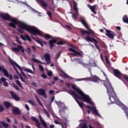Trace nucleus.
Masks as SVG:
<instances>
[{
	"label": "nucleus",
	"instance_id": "obj_1",
	"mask_svg": "<svg viewBox=\"0 0 128 128\" xmlns=\"http://www.w3.org/2000/svg\"><path fill=\"white\" fill-rule=\"evenodd\" d=\"M10 22H12L9 23V26L13 28H16V24L18 25V30L20 34H23L24 30H26L30 33V34H33V36H36V34H42L40 30L34 26H32L22 22H18L14 18L10 19Z\"/></svg>",
	"mask_w": 128,
	"mask_h": 128
},
{
	"label": "nucleus",
	"instance_id": "obj_2",
	"mask_svg": "<svg viewBox=\"0 0 128 128\" xmlns=\"http://www.w3.org/2000/svg\"><path fill=\"white\" fill-rule=\"evenodd\" d=\"M72 88L76 92L72 90H70L68 91V94H70L73 98H77L78 100H82V102L93 104L94 103L92 101V98H90V96L86 94L80 89L76 88L74 85H72Z\"/></svg>",
	"mask_w": 128,
	"mask_h": 128
},
{
	"label": "nucleus",
	"instance_id": "obj_3",
	"mask_svg": "<svg viewBox=\"0 0 128 128\" xmlns=\"http://www.w3.org/2000/svg\"><path fill=\"white\" fill-rule=\"evenodd\" d=\"M104 85L105 86L107 90V92L109 94V99L110 102H116L118 98L116 96V93L114 92V90L110 84V82L109 80H106L104 82Z\"/></svg>",
	"mask_w": 128,
	"mask_h": 128
},
{
	"label": "nucleus",
	"instance_id": "obj_4",
	"mask_svg": "<svg viewBox=\"0 0 128 128\" xmlns=\"http://www.w3.org/2000/svg\"><path fill=\"white\" fill-rule=\"evenodd\" d=\"M80 32L82 36H86V34H88L86 36L85 39L86 40V42H92L94 44L96 48L100 50V46L98 45V42L96 38H94V37L90 36H94V34H96V33H92L89 31H86V30H80Z\"/></svg>",
	"mask_w": 128,
	"mask_h": 128
},
{
	"label": "nucleus",
	"instance_id": "obj_5",
	"mask_svg": "<svg viewBox=\"0 0 128 128\" xmlns=\"http://www.w3.org/2000/svg\"><path fill=\"white\" fill-rule=\"evenodd\" d=\"M58 42V39H56V38L52 39L49 41V44H50V50H52V48H54V44H56L58 46H62V44H66V42H63V41H59L58 42Z\"/></svg>",
	"mask_w": 128,
	"mask_h": 128
},
{
	"label": "nucleus",
	"instance_id": "obj_6",
	"mask_svg": "<svg viewBox=\"0 0 128 128\" xmlns=\"http://www.w3.org/2000/svg\"><path fill=\"white\" fill-rule=\"evenodd\" d=\"M9 62L10 64L12 66L14 70L16 72V74H19L18 70V69L16 68H18L20 70L22 71V68L20 67V66L18 64H16V62H14V60H12L10 58L9 59ZM14 66H16V68Z\"/></svg>",
	"mask_w": 128,
	"mask_h": 128
},
{
	"label": "nucleus",
	"instance_id": "obj_7",
	"mask_svg": "<svg viewBox=\"0 0 128 128\" xmlns=\"http://www.w3.org/2000/svg\"><path fill=\"white\" fill-rule=\"evenodd\" d=\"M80 20L82 24H83L84 26V28H86L88 32H91V34H94V30H92L90 28V26H88V22L86 21V20H84V18H80Z\"/></svg>",
	"mask_w": 128,
	"mask_h": 128
},
{
	"label": "nucleus",
	"instance_id": "obj_8",
	"mask_svg": "<svg viewBox=\"0 0 128 128\" xmlns=\"http://www.w3.org/2000/svg\"><path fill=\"white\" fill-rule=\"evenodd\" d=\"M106 36L109 38H110L111 40H114V36H116V34L110 30H108L106 29Z\"/></svg>",
	"mask_w": 128,
	"mask_h": 128
},
{
	"label": "nucleus",
	"instance_id": "obj_9",
	"mask_svg": "<svg viewBox=\"0 0 128 128\" xmlns=\"http://www.w3.org/2000/svg\"><path fill=\"white\" fill-rule=\"evenodd\" d=\"M86 108H88L89 110H90L92 112L93 114H96V116H100V115L98 112V110H96V107L94 106H90L87 105L86 106Z\"/></svg>",
	"mask_w": 128,
	"mask_h": 128
},
{
	"label": "nucleus",
	"instance_id": "obj_10",
	"mask_svg": "<svg viewBox=\"0 0 128 128\" xmlns=\"http://www.w3.org/2000/svg\"><path fill=\"white\" fill-rule=\"evenodd\" d=\"M69 50L70 52H74V53H72L71 54L72 56H82V54H80V52H77L76 50L74 49V48H69Z\"/></svg>",
	"mask_w": 128,
	"mask_h": 128
},
{
	"label": "nucleus",
	"instance_id": "obj_11",
	"mask_svg": "<svg viewBox=\"0 0 128 128\" xmlns=\"http://www.w3.org/2000/svg\"><path fill=\"white\" fill-rule=\"evenodd\" d=\"M37 93L39 96H42L44 98H46L48 96H46V90L42 88H40L37 90Z\"/></svg>",
	"mask_w": 128,
	"mask_h": 128
},
{
	"label": "nucleus",
	"instance_id": "obj_12",
	"mask_svg": "<svg viewBox=\"0 0 128 128\" xmlns=\"http://www.w3.org/2000/svg\"><path fill=\"white\" fill-rule=\"evenodd\" d=\"M0 16L4 20H10V18H12L10 15H9V14L8 13L2 14H0Z\"/></svg>",
	"mask_w": 128,
	"mask_h": 128
},
{
	"label": "nucleus",
	"instance_id": "obj_13",
	"mask_svg": "<svg viewBox=\"0 0 128 128\" xmlns=\"http://www.w3.org/2000/svg\"><path fill=\"white\" fill-rule=\"evenodd\" d=\"M31 38H33V40H35V42H38V44H39L40 45L42 48V46H44V44H45V46H46V42L45 40H44L42 42V41L38 40V37H36V38L38 39H36L34 37L32 36H31Z\"/></svg>",
	"mask_w": 128,
	"mask_h": 128
},
{
	"label": "nucleus",
	"instance_id": "obj_14",
	"mask_svg": "<svg viewBox=\"0 0 128 128\" xmlns=\"http://www.w3.org/2000/svg\"><path fill=\"white\" fill-rule=\"evenodd\" d=\"M114 76H116V78H119V80H120L122 78V73L120 70H113Z\"/></svg>",
	"mask_w": 128,
	"mask_h": 128
},
{
	"label": "nucleus",
	"instance_id": "obj_15",
	"mask_svg": "<svg viewBox=\"0 0 128 128\" xmlns=\"http://www.w3.org/2000/svg\"><path fill=\"white\" fill-rule=\"evenodd\" d=\"M10 94H11V96L12 98H14V100L16 102H18V100H20V97L17 96L16 93H14V92L12 91H10Z\"/></svg>",
	"mask_w": 128,
	"mask_h": 128
},
{
	"label": "nucleus",
	"instance_id": "obj_16",
	"mask_svg": "<svg viewBox=\"0 0 128 128\" xmlns=\"http://www.w3.org/2000/svg\"><path fill=\"white\" fill-rule=\"evenodd\" d=\"M20 37L21 38L22 40H28V42H32V39L30 37L28 36V35L25 34L24 36L22 34L20 35Z\"/></svg>",
	"mask_w": 128,
	"mask_h": 128
},
{
	"label": "nucleus",
	"instance_id": "obj_17",
	"mask_svg": "<svg viewBox=\"0 0 128 128\" xmlns=\"http://www.w3.org/2000/svg\"><path fill=\"white\" fill-rule=\"evenodd\" d=\"M88 8H90L92 12L94 14H96V12L94 10H96V5H94L93 6H90V4L87 5Z\"/></svg>",
	"mask_w": 128,
	"mask_h": 128
},
{
	"label": "nucleus",
	"instance_id": "obj_18",
	"mask_svg": "<svg viewBox=\"0 0 128 128\" xmlns=\"http://www.w3.org/2000/svg\"><path fill=\"white\" fill-rule=\"evenodd\" d=\"M31 120H32L34 122H35L36 123V126L38 128H42L40 127V122H38V120L36 119L35 117H32L31 118Z\"/></svg>",
	"mask_w": 128,
	"mask_h": 128
},
{
	"label": "nucleus",
	"instance_id": "obj_19",
	"mask_svg": "<svg viewBox=\"0 0 128 128\" xmlns=\"http://www.w3.org/2000/svg\"><path fill=\"white\" fill-rule=\"evenodd\" d=\"M44 58L47 64H50V54H46L44 55Z\"/></svg>",
	"mask_w": 128,
	"mask_h": 128
},
{
	"label": "nucleus",
	"instance_id": "obj_20",
	"mask_svg": "<svg viewBox=\"0 0 128 128\" xmlns=\"http://www.w3.org/2000/svg\"><path fill=\"white\" fill-rule=\"evenodd\" d=\"M38 2H40V4L43 6L44 8H46L48 4L44 0H37Z\"/></svg>",
	"mask_w": 128,
	"mask_h": 128
},
{
	"label": "nucleus",
	"instance_id": "obj_21",
	"mask_svg": "<svg viewBox=\"0 0 128 128\" xmlns=\"http://www.w3.org/2000/svg\"><path fill=\"white\" fill-rule=\"evenodd\" d=\"M87 78H90L91 80H87V82H96L98 81V77L96 76H94L92 78V77H88Z\"/></svg>",
	"mask_w": 128,
	"mask_h": 128
},
{
	"label": "nucleus",
	"instance_id": "obj_22",
	"mask_svg": "<svg viewBox=\"0 0 128 128\" xmlns=\"http://www.w3.org/2000/svg\"><path fill=\"white\" fill-rule=\"evenodd\" d=\"M73 8L74 10H75V12L76 14H78V4H76V2H73Z\"/></svg>",
	"mask_w": 128,
	"mask_h": 128
},
{
	"label": "nucleus",
	"instance_id": "obj_23",
	"mask_svg": "<svg viewBox=\"0 0 128 128\" xmlns=\"http://www.w3.org/2000/svg\"><path fill=\"white\" fill-rule=\"evenodd\" d=\"M18 48L16 47L12 48V50H13V52H20V50H22V46L18 45Z\"/></svg>",
	"mask_w": 128,
	"mask_h": 128
},
{
	"label": "nucleus",
	"instance_id": "obj_24",
	"mask_svg": "<svg viewBox=\"0 0 128 128\" xmlns=\"http://www.w3.org/2000/svg\"><path fill=\"white\" fill-rule=\"evenodd\" d=\"M12 112L14 114H20V111L18 108H16L12 110Z\"/></svg>",
	"mask_w": 128,
	"mask_h": 128
},
{
	"label": "nucleus",
	"instance_id": "obj_25",
	"mask_svg": "<svg viewBox=\"0 0 128 128\" xmlns=\"http://www.w3.org/2000/svg\"><path fill=\"white\" fill-rule=\"evenodd\" d=\"M4 106H5L6 108H12V104L8 102H4Z\"/></svg>",
	"mask_w": 128,
	"mask_h": 128
},
{
	"label": "nucleus",
	"instance_id": "obj_26",
	"mask_svg": "<svg viewBox=\"0 0 128 128\" xmlns=\"http://www.w3.org/2000/svg\"><path fill=\"white\" fill-rule=\"evenodd\" d=\"M76 82H82V80H86V82H88V80H92V78H77L76 79Z\"/></svg>",
	"mask_w": 128,
	"mask_h": 128
},
{
	"label": "nucleus",
	"instance_id": "obj_27",
	"mask_svg": "<svg viewBox=\"0 0 128 128\" xmlns=\"http://www.w3.org/2000/svg\"><path fill=\"white\" fill-rule=\"evenodd\" d=\"M34 96L36 102L39 104L40 106H42V108H44V106H42V102H40V100L38 98V95H36V94H34Z\"/></svg>",
	"mask_w": 128,
	"mask_h": 128
},
{
	"label": "nucleus",
	"instance_id": "obj_28",
	"mask_svg": "<svg viewBox=\"0 0 128 128\" xmlns=\"http://www.w3.org/2000/svg\"><path fill=\"white\" fill-rule=\"evenodd\" d=\"M42 38H44L46 40H50V38H52V36L46 34H42Z\"/></svg>",
	"mask_w": 128,
	"mask_h": 128
},
{
	"label": "nucleus",
	"instance_id": "obj_29",
	"mask_svg": "<svg viewBox=\"0 0 128 128\" xmlns=\"http://www.w3.org/2000/svg\"><path fill=\"white\" fill-rule=\"evenodd\" d=\"M74 100H75L77 104H78L79 106H80V108H84V103H82V102H80V101H78V98H74Z\"/></svg>",
	"mask_w": 128,
	"mask_h": 128
},
{
	"label": "nucleus",
	"instance_id": "obj_30",
	"mask_svg": "<svg viewBox=\"0 0 128 128\" xmlns=\"http://www.w3.org/2000/svg\"><path fill=\"white\" fill-rule=\"evenodd\" d=\"M1 124H2V126L4 128H8V126H10V125L8 124H7L6 122L4 121L1 122Z\"/></svg>",
	"mask_w": 128,
	"mask_h": 128
},
{
	"label": "nucleus",
	"instance_id": "obj_31",
	"mask_svg": "<svg viewBox=\"0 0 128 128\" xmlns=\"http://www.w3.org/2000/svg\"><path fill=\"white\" fill-rule=\"evenodd\" d=\"M60 76H62V78H70V76L64 72H62V74H60Z\"/></svg>",
	"mask_w": 128,
	"mask_h": 128
},
{
	"label": "nucleus",
	"instance_id": "obj_32",
	"mask_svg": "<svg viewBox=\"0 0 128 128\" xmlns=\"http://www.w3.org/2000/svg\"><path fill=\"white\" fill-rule=\"evenodd\" d=\"M122 21L125 24H128V16L124 15L122 18Z\"/></svg>",
	"mask_w": 128,
	"mask_h": 128
},
{
	"label": "nucleus",
	"instance_id": "obj_33",
	"mask_svg": "<svg viewBox=\"0 0 128 128\" xmlns=\"http://www.w3.org/2000/svg\"><path fill=\"white\" fill-rule=\"evenodd\" d=\"M28 102L32 106H36V102H34L32 100H28Z\"/></svg>",
	"mask_w": 128,
	"mask_h": 128
},
{
	"label": "nucleus",
	"instance_id": "obj_34",
	"mask_svg": "<svg viewBox=\"0 0 128 128\" xmlns=\"http://www.w3.org/2000/svg\"><path fill=\"white\" fill-rule=\"evenodd\" d=\"M32 60L33 62H37V64H42V62L34 58H32Z\"/></svg>",
	"mask_w": 128,
	"mask_h": 128
},
{
	"label": "nucleus",
	"instance_id": "obj_35",
	"mask_svg": "<svg viewBox=\"0 0 128 128\" xmlns=\"http://www.w3.org/2000/svg\"><path fill=\"white\" fill-rule=\"evenodd\" d=\"M54 122L56 124H60V126H61L62 128H64V124L60 122L58 120H54Z\"/></svg>",
	"mask_w": 128,
	"mask_h": 128
},
{
	"label": "nucleus",
	"instance_id": "obj_36",
	"mask_svg": "<svg viewBox=\"0 0 128 128\" xmlns=\"http://www.w3.org/2000/svg\"><path fill=\"white\" fill-rule=\"evenodd\" d=\"M24 71L26 72H29L30 74H34V72H32V70L30 68H26L24 70Z\"/></svg>",
	"mask_w": 128,
	"mask_h": 128
},
{
	"label": "nucleus",
	"instance_id": "obj_37",
	"mask_svg": "<svg viewBox=\"0 0 128 128\" xmlns=\"http://www.w3.org/2000/svg\"><path fill=\"white\" fill-rule=\"evenodd\" d=\"M44 114H46V116L48 118H50V113H48V110H46L44 109Z\"/></svg>",
	"mask_w": 128,
	"mask_h": 128
},
{
	"label": "nucleus",
	"instance_id": "obj_38",
	"mask_svg": "<svg viewBox=\"0 0 128 128\" xmlns=\"http://www.w3.org/2000/svg\"><path fill=\"white\" fill-rule=\"evenodd\" d=\"M16 84L20 86V88H22V84H20V82L18 80H16Z\"/></svg>",
	"mask_w": 128,
	"mask_h": 128
},
{
	"label": "nucleus",
	"instance_id": "obj_39",
	"mask_svg": "<svg viewBox=\"0 0 128 128\" xmlns=\"http://www.w3.org/2000/svg\"><path fill=\"white\" fill-rule=\"evenodd\" d=\"M105 60L108 64H110V62L108 60V57L106 55L105 56Z\"/></svg>",
	"mask_w": 128,
	"mask_h": 128
},
{
	"label": "nucleus",
	"instance_id": "obj_40",
	"mask_svg": "<svg viewBox=\"0 0 128 128\" xmlns=\"http://www.w3.org/2000/svg\"><path fill=\"white\" fill-rule=\"evenodd\" d=\"M6 80V78L2 77L1 78H0V84H2L3 82V84L4 82Z\"/></svg>",
	"mask_w": 128,
	"mask_h": 128
},
{
	"label": "nucleus",
	"instance_id": "obj_41",
	"mask_svg": "<svg viewBox=\"0 0 128 128\" xmlns=\"http://www.w3.org/2000/svg\"><path fill=\"white\" fill-rule=\"evenodd\" d=\"M80 128H88V126L86 123L83 122L82 126Z\"/></svg>",
	"mask_w": 128,
	"mask_h": 128
},
{
	"label": "nucleus",
	"instance_id": "obj_42",
	"mask_svg": "<svg viewBox=\"0 0 128 128\" xmlns=\"http://www.w3.org/2000/svg\"><path fill=\"white\" fill-rule=\"evenodd\" d=\"M4 106L2 104H0V112H4Z\"/></svg>",
	"mask_w": 128,
	"mask_h": 128
},
{
	"label": "nucleus",
	"instance_id": "obj_43",
	"mask_svg": "<svg viewBox=\"0 0 128 128\" xmlns=\"http://www.w3.org/2000/svg\"><path fill=\"white\" fill-rule=\"evenodd\" d=\"M20 76L22 82H26V80H24V78L22 76V75L20 74Z\"/></svg>",
	"mask_w": 128,
	"mask_h": 128
},
{
	"label": "nucleus",
	"instance_id": "obj_44",
	"mask_svg": "<svg viewBox=\"0 0 128 128\" xmlns=\"http://www.w3.org/2000/svg\"><path fill=\"white\" fill-rule=\"evenodd\" d=\"M39 68H40V70H41V72H44V67L42 66L40 64L39 65Z\"/></svg>",
	"mask_w": 128,
	"mask_h": 128
},
{
	"label": "nucleus",
	"instance_id": "obj_45",
	"mask_svg": "<svg viewBox=\"0 0 128 128\" xmlns=\"http://www.w3.org/2000/svg\"><path fill=\"white\" fill-rule=\"evenodd\" d=\"M13 88L16 90H18V86H16L15 84H13Z\"/></svg>",
	"mask_w": 128,
	"mask_h": 128
},
{
	"label": "nucleus",
	"instance_id": "obj_46",
	"mask_svg": "<svg viewBox=\"0 0 128 128\" xmlns=\"http://www.w3.org/2000/svg\"><path fill=\"white\" fill-rule=\"evenodd\" d=\"M26 51L27 52L28 54H31L30 48H27Z\"/></svg>",
	"mask_w": 128,
	"mask_h": 128
},
{
	"label": "nucleus",
	"instance_id": "obj_47",
	"mask_svg": "<svg viewBox=\"0 0 128 128\" xmlns=\"http://www.w3.org/2000/svg\"><path fill=\"white\" fill-rule=\"evenodd\" d=\"M47 14L48 16L50 18H52V12L50 11L47 12Z\"/></svg>",
	"mask_w": 128,
	"mask_h": 128
},
{
	"label": "nucleus",
	"instance_id": "obj_48",
	"mask_svg": "<svg viewBox=\"0 0 128 128\" xmlns=\"http://www.w3.org/2000/svg\"><path fill=\"white\" fill-rule=\"evenodd\" d=\"M47 74L48 76H52V71H49L48 72Z\"/></svg>",
	"mask_w": 128,
	"mask_h": 128
},
{
	"label": "nucleus",
	"instance_id": "obj_49",
	"mask_svg": "<svg viewBox=\"0 0 128 128\" xmlns=\"http://www.w3.org/2000/svg\"><path fill=\"white\" fill-rule=\"evenodd\" d=\"M3 84L4 86H8V83L7 82L6 80L3 83Z\"/></svg>",
	"mask_w": 128,
	"mask_h": 128
},
{
	"label": "nucleus",
	"instance_id": "obj_50",
	"mask_svg": "<svg viewBox=\"0 0 128 128\" xmlns=\"http://www.w3.org/2000/svg\"><path fill=\"white\" fill-rule=\"evenodd\" d=\"M41 76H42L43 78H46V75L44 73H43L42 74Z\"/></svg>",
	"mask_w": 128,
	"mask_h": 128
},
{
	"label": "nucleus",
	"instance_id": "obj_51",
	"mask_svg": "<svg viewBox=\"0 0 128 128\" xmlns=\"http://www.w3.org/2000/svg\"><path fill=\"white\" fill-rule=\"evenodd\" d=\"M20 38L18 37H16V42H18V44H22V42H20Z\"/></svg>",
	"mask_w": 128,
	"mask_h": 128
},
{
	"label": "nucleus",
	"instance_id": "obj_52",
	"mask_svg": "<svg viewBox=\"0 0 128 128\" xmlns=\"http://www.w3.org/2000/svg\"><path fill=\"white\" fill-rule=\"evenodd\" d=\"M124 78L126 82H128V76L126 75L124 76Z\"/></svg>",
	"mask_w": 128,
	"mask_h": 128
},
{
	"label": "nucleus",
	"instance_id": "obj_53",
	"mask_svg": "<svg viewBox=\"0 0 128 128\" xmlns=\"http://www.w3.org/2000/svg\"><path fill=\"white\" fill-rule=\"evenodd\" d=\"M25 108L27 110H30V107L28 104H25Z\"/></svg>",
	"mask_w": 128,
	"mask_h": 128
},
{
	"label": "nucleus",
	"instance_id": "obj_54",
	"mask_svg": "<svg viewBox=\"0 0 128 128\" xmlns=\"http://www.w3.org/2000/svg\"><path fill=\"white\" fill-rule=\"evenodd\" d=\"M88 2H90V4H94V0H88Z\"/></svg>",
	"mask_w": 128,
	"mask_h": 128
},
{
	"label": "nucleus",
	"instance_id": "obj_55",
	"mask_svg": "<svg viewBox=\"0 0 128 128\" xmlns=\"http://www.w3.org/2000/svg\"><path fill=\"white\" fill-rule=\"evenodd\" d=\"M54 91L53 90H50L49 91V94H54Z\"/></svg>",
	"mask_w": 128,
	"mask_h": 128
},
{
	"label": "nucleus",
	"instance_id": "obj_56",
	"mask_svg": "<svg viewBox=\"0 0 128 128\" xmlns=\"http://www.w3.org/2000/svg\"><path fill=\"white\" fill-rule=\"evenodd\" d=\"M54 82H56V80H58V77H54Z\"/></svg>",
	"mask_w": 128,
	"mask_h": 128
},
{
	"label": "nucleus",
	"instance_id": "obj_57",
	"mask_svg": "<svg viewBox=\"0 0 128 128\" xmlns=\"http://www.w3.org/2000/svg\"><path fill=\"white\" fill-rule=\"evenodd\" d=\"M14 78L15 80H18V76L16 75H14Z\"/></svg>",
	"mask_w": 128,
	"mask_h": 128
},
{
	"label": "nucleus",
	"instance_id": "obj_58",
	"mask_svg": "<svg viewBox=\"0 0 128 128\" xmlns=\"http://www.w3.org/2000/svg\"><path fill=\"white\" fill-rule=\"evenodd\" d=\"M54 100V96H53L51 99V102H52Z\"/></svg>",
	"mask_w": 128,
	"mask_h": 128
},
{
	"label": "nucleus",
	"instance_id": "obj_59",
	"mask_svg": "<svg viewBox=\"0 0 128 128\" xmlns=\"http://www.w3.org/2000/svg\"><path fill=\"white\" fill-rule=\"evenodd\" d=\"M20 72H21V74L23 76H24L26 75V74H24V72H22V70H20Z\"/></svg>",
	"mask_w": 128,
	"mask_h": 128
},
{
	"label": "nucleus",
	"instance_id": "obj_60",
	"mask_svg": "<svg viewBox=\"0 0 128 128\" xmlns=\"http://www.w3.org/2000/svg\"><path fill=\"white\" fill-rule=\"evenodd\" d=\"M116 28L118 30H120V26H116Z\"/></svg>",
	"mask_w": 128,
	"mask_h": 128
},
{
	"label": "nucleus",
	"instance_id": "obj_61",
	"mask_svg": "<svg viewBox=\"0 0 128 128\" xmlns=\"http://www.w3.org/2000/svg\"><path fill=\"white\" fill-rule=\"evenodd\" d=\"M50 128H54V125L52 124L50 125Z\"/></svg>",
	"mask_w": 128,
	"mask_h": 128
},
{
	"label": "nucleus",
	"instance_id": "obj_62",
	"mask_svg": "<svg viewBox=\"0 0 128 128\" xmlns=\"http://www.w3.org/2000/svg\"><path fill=\"white\" fill-rule=\"evenodd\" d=\"M32 86H36V82H32Z\"/></svg>",
	"mask_w": 128,
	"mask_h": 128
},
{
	"label": "nucleus",
	"instance_id": "obj_63",
	"mask_svg": "<svg viewBox=\"0 0 128 128\" xmlns=\"http://www.w3.org/2000/svg\"><path fill=\"white\" fill-rule=\"evenodd\" d=\"M32 48L34 50H36V47H34V46H32Z\"/></svg>",
	"mask_w": 128,
	"mask_h": 128
},
{
	"label": "nucleus",
	"instance_id": "obj_64",
	"mask_svg": "<svg viewBox=\"0 0 128 128\" xmlns=\"http://www.w3.org/2000/svg\"><path fill=\"white\" fill-rule=\"evenodd\" d=\"M88 128H94L92 126L91 124H89V125H88Z\"/></svg>",
	"mask_w": 128,
	"mask_h": 128
}]
</instances>
